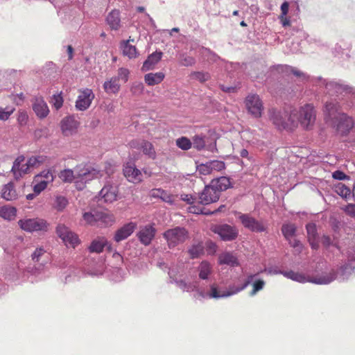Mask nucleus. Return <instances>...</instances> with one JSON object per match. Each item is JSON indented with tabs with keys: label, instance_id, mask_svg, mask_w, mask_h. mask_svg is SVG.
<instances>
[{
	"label": "nucleus",
	"instance_id": "dca6fc26",
	"mask_svg": "<svg viewBox=\"0 0 355 355\" xmlns=\"http://www.w3.org/2000/svg\"><path fill=\"white\" fill-rule=\"evenodd\" d=\"M239 218L244 227L252 232H263L266 230V227L261 222L249 214L240 213Z\"/></svg>",
	"mask_w": 355,
	"mask_h": 355
},
{
	"label": "nucleus",
	"instance_id": "bb28decb",
	"mask_svg": "<svg viewBox=\"0 0 355 355\" xmlns=\"http://www.w3.org/2000/svg\"><path fill=\"white\" fill-rule=\"evenodd\" d=\"M311 278V283L313 284L319 285L329 284L337 279L336 271L331 269L329 271L322 272L321 275Z\"/></svg>",
	"mask_w": 355,
	"mask_h": 355
},
{
	"label": "nucleus",
	"instance_id": "393cba45",
	"mask_svg": "<svg viewBox=\"0 0 355 355\" xmlns=\"http://www.w3.org/2000/svg\"><path fill=\"white\" fill-rule=\"evenodd\" d=\"M155 229L152 225H146L137 234L140 242L144 245H148L155 235Z\"/></svg>",
	"mask_w": 355,
	"mask_h": 355
},
{
	"label": "nucleus",
	"instance_id": "6e6d98bb",
	"mask_svg": "<svg viewBox=\"0 0 355 355\" xmlns=\"http://www.w3.org/2000/svg\"><path fill=\"white\" fill-rule=\"evenodd\" d=\"M212 171H220L225 168V163L220 160L207 162Z\"/></svg>",
	"mask_w": 355,
	"mask_h": 355
},
{
	"label": "nucleus",
	"instance_id": "9d476101",
	"mask_svg": "<svg viewBox=\"0 0 355 355\" xmlns=\"http://www.w3.org/2000/svg\"><path fill=\"white\" fill-rule=\"evenodd\" d=\"M248 112L254 118H259L263 110V105L259 96L256 94H248L245 100Z\"/></svg>",
	"mask_w": 355,
	"mask_h": 355
},
{
	"label": "nucleus",
	"instance_id": "6e6552de",
	"mask_svg": "<svg viewBox=\"0 0 355 355\" xmlns=\"http://www.w3.org/2000/svg\"><path fill=\"white\" fill-rule=\"evenodd\" d=\"M164 237L166 240L170 248L184 243L188 238V232L184 227H175L169 229L164 233Z\"/></svg>",
	"mask_w": 355,
	"mask_h": 355
},
{
	"label": "nucleus",
	"instance_id": "412c9836",
	"mask_svg": "<svg viewBox=\"0 0 355 355\" xmlns=\"http://www.w3.org/2000/svg\"><path fill=\"white\" fill-rule=\"evenodd\" d=\"M123 174L127 180L133 183H137L141 181L142 174L140 170L137 168L133 163H127L123 168Z\"/></svg>",
	"mask_w": 355,
	"mask_h": 355
},
{
	"label": "nucleus",
	"instance_id": "5fc2aeb1",
	"mask_svg": "<svg viewBox=\"0 0 355 355\" xmlns=\"http://www.w3.org/2000/svg\"><path fill=\"white\" fill-rule=\"evenodd\" d=\"M187 210L189 213H192L194 214H205L209 215L207 211H205V208L200 206L196 205L193 204L190 205V206L187 208Z\"/></svg>",
	"mask_w": 355,
	"mask_h": 355
},
{
	"label": "nucleus",
	"instance_id": "f704fd0d",
	"mask_svg": "<svg viewBox=\"0 0 355 355\" xmlns=\"http://www.w3.org/2000/svg\"><path fill=\"white\" fill-rule=\"evenodd\" d=\"M121 87L118 78L114 76L107 80L103 84V88L107 94H116Z\"/></svg>",
	"mask_w": 355,
	"mask_h": 355
},
{
	"label": "nucleus",
	"instance_id": "603ef678",
	"mask_svg": "<svg viewBox=\"0 0 355 355\" xmlns=\"http://www.w3.org/2000/svg\"><path fill=\"white\" fill-rule=\"evenodd\" d=\"M336 189L337 193L343 198H348L351 195L350 189L342 183L338 184Z\"/></svg>",
	"mask_w": 355,
	"mask_h": 355
},
{
	"label": "nucleus",
	"instance_id": "a18cd8bd",
	"mask_svg": "<svg viewBox=\"0 0 355 355\" xmlns=\"http://www.w3.org/2000/svg\"><path fill=\"white\" fill-rule=\"evenodd\" d=\"M332 53L335 57H341L345 55L347 58H350L349 50L347 46H343L341 44L336 43L332 49Z\"/></svg>",
	"mask_w": 355,
	"mask_h": 355
},
{
	"label": "nucleus",
	"instance_id": "8fccbe9b",
	"mask_svg": "<svg viewBox=\"0 0 355 355\" xmlns=\"http://www.w3.org/2000/svg\"><path fill=\"white\" fill-rule=\"evenodd\" d=\"M15 108L13 106L0 107V120L6 121L10 115L15 112Z\"/></svg>",
	"mask_w": 355,
	"mask_h": 355
},
{
	"label": "nucleus",
	"instance_id": "69168bd1",
	"mask_svg": "<svg viewBox=\"0 0 355 355\" xmlns=\"http://www.w3.org/2000/svg\"><path fill=\"white\" fill-rule=\"evenodd\" d=\"M28 114L25 111H19L17 116V121L20 125H24L28 121Z\"/></svg>",
	"mask_w": 355,
	"mask_h": 355
},
{
	"label": "nucleus",
	"instance_id": "13d9d810",
	"mask_svg": "<svg viewBox=\"0 0 355 355\" xmlns=\"http://www.w3.org/2000/svg\"><path fill=\"white\" fill-rule=\"evenodd\" d=\"M196 59L193 57L186 55L184 54L181 55L180 64L184 67H189L195 64Z\"/></svg>",
	"mask_w": 355,
	"mask_h": 355
},
{
	"label": "nucleus",
	"instance_id": "f257e3e1",
	"mask_svg": "<svg viewBox=\"0 0 355 355\" xmlns=\"http://www.w3.org/2000/svg\"><path fill=\"white\" fill-rule=\"evenodd\" d=\"M313 84L322 91L323 114L327 123L347 133L354 125L355 87L342 80L319 77Z\"/></svg>",
	"mask_w": 355,
	"mask_h": 355
},
{
	"label": "nucleus",
	"instance_id": "4be33fe9",
	"mask_svg": "<svg viewBox=\"0 0 355 355\" xmlns=\"http://www.w3.org/2000/svg\"><path fill=\"white\" fill-rule=\"evenodd\" d=\"M118 189L112 184H105L99 192V200H103L105 202L111 203L116 200Z\"/></svg>",
	"mask_w": 355,
	"mask_h": 355
},
{
	"label": "nucleus",
	"instance_id": "79ce46f5",
	"mask_svg": "<svg viewBox=\"0 0 355 355\" xmlns=\"http://www.w3.org/2000/svg\"><path fill=\"white\" fill-rule=\"evenodd\" d=\"M281 230L283 236L287 241L295 236L297 228L294 224L286 223L282 225Z\"/></svg>",
	"mask_w": 355,
	"mask_h": 355
},
{
	"label": "nucleus",
	"instance_id": "ddd939ff",
	"mask_svg": "<svg viewBox=\"0 0 355 355\" xmlns=\"http://www.w3.org/2000/svg\"><path fill=\"white\" fill-rule=\"evenodd\" d=\"M212 230L225 241H233L237 238L239 234V232L235 227L227 224L216 225L213 227Z\"/></svg>",
	"mask_w": 355,
	"mask_h": 355
},
{
	"label": "nucleus",
	"instance_id": "f03ea898",
	"mask_svg": "<svg viewBox=\"0 0 355 355\" xmlns=\"http://www.w3.org/2000/svg\"><path fill=\"white\" fill-rule=\"evenodd\" d=\"M255 276L256 275H248L242 284H230L227 289L220 288L216 283L211 284L209 286V291L205 294H203L202 292H201L200 295L202 297L217 300L231 297L245 290L250 285Z\"/></svg>",
	"mask_w": 355,
	"mask_h": 355
},
{
	"label": "nucleus",
	"instance_id": "39448f33",
	"mask_svg": "<svg viewBox=\"0 0 355 355\" xmlns=\"http://www.w3.org/2000/svg\"><path fill=\"white\" fill-rule=\"evenodd\" d=\"M345 255L347 262L343 264L336 271L337 279L340 281L348 279L355 270V241H353L348 247Z\"/></svg>",
	"mask_w": 355,
	"mask_h": 355
},
{
	"label": "nucleus",
	"instance_id": "c756f323",
	"mask_svg": "<svg viewBox=\"0 0 355 355\" xmlns=\"http://www.w3.org/2000/svg\"><path fill=\"white\" fill-rule=\"evenodd\" d=\"M106 21L112 30L117 31L121 26L120 12L117 10H113L107 15Z\"/></svg>",
	"mask_w": 355,
	"mask_h": 355
},
{
	"label": "nucleus",
	"instance_id": "864d4df0",
	"mask_svg": "<svg viewBox=\"0 0 355 355\" xmlns=\"http://www.w3.org/2000/svg\"><path fill=\"white\" fill-rule=\"evenodd\" d=\"M176 144L180 148L187 150L191 148L192 142L188 138L182 137L176 140Z\"/></svg>",
	"mask_w": 355,
	"mask_h": 355
},
{
	"label": "nucleus",
	"instance_id": "a19ab883",
	"mask_svg": "<svg viewBox=\"0 0 355 355\" xmlns=\"http://www.w3.org/2000/svg\"><path fill=\"white\" fill-rule=\"evenodd\" d=\"M17 214V209L13 207L3 206L0 207V217L5 220H13Z\"/></svg>",
	"mask_w": 355,
	"mask_h": 355
},
{
	"label": "nucleus",
	"instance_id": "4d7b16f0",
	"mask_svg": "<svg viewBox=\"0 0 355 355\" xmlns=\"http://www.w3.org/2000/svg\"><path fill=\"white\" fill-rule=\"evenodd\" d=\"M115 78H118V80H120L125 83L128 80L129 71L125 68H119L118 70V74Z\"/></svg>",
	"mask_w": 355,
	"mask_h": 355
},
{
	"label": "nucleus",
	"instance_id": "0eeeda50",
	"mask_svg": "<svg viewBox=\"0 0 355 355\" xmlns=\"http://www.w3.org/2000/svg\"><path fill=\"white\" fill-rule=\"evenodd\" d=\"M78 168L79 167H77L75 169V172L76 173V175H74V171L71 169H65L61 171L60 173V178L64 182H71L76 177L80 178L82 180L86 181L90 179V177L92 178H98V176H101L100 171L94 168L92 170L87 168L83 171H78Z\"/></svg>",
	"mask_w": 355,
	"mask_h": 355
},
{
	"label": "nucleus",
	"instance_id": "20e7f679",
	"mask_svg": "<svg viewBox=\"0 0 355 355\" xmlns=\"http://www.w3.org/2000/svg\"><path fill=\"white\" fill-rule=\"evenodd\" d=\"M42 162L40 157H32L28 160L24 156H19L15 160L11 171L16 180H19L24 175L29 173L32 168Z\"/></svg>",
	"mask_w": 355,
	"mask_h": 355
},
{
	"label": "nucleus",
	"instance_id": "3c124183",
	"mask_svg": "<svg viewBox=\"0 0 355 355\" xmlns=\"http://www.w3.org/2000/svg\"><path fill=\"white\" fill-rule=\"evenodd\" d=\"M190 76L192 79L197 80L200 83L206 82L210 78V75L209 73L202 71L192 72Z\"/></svg>",
	"mask_w": 355,
	"mask_h": 355
},
{
	"label": "nucleus",
	"instance_id": "09e8293b",
	"mask_svg": "<svg viewBox=\"0 0 355 355\" xmlns=\"http://www.w3.org/2000/svg\"><path fill=\"white\" fill-rule=\"evenodd\" d=\"M205 136L202 135H197L193 137L192 145L197 150H202L205 146Z\"/></svg>",
	"mask_w": 355,
	"mask_h": 355
},
{
	"label": "nucleus",
	"instance_id": "5701e85b",
	"mask_svg": "<svg viewBox=\"0 0 355 355\" xmlns=\"http://www.w3.org/2000/svg\"><path fill=\"white\" fill-rule=\"evenodd\" d=\"M105 248H107L109 251H112V244L105 237L102 236L92 241L89 250L90 252L101 253Z\"/></svg>",
	"mask_w": 355,
	"mask_h": 355
},
{
	"label": "nucleus",
	"instance_id": "7ed1b4c3",
	"mask_svg": "<svg viewBox=\"0 0 355 355\" xmlns=\"http://www.w3.org/2000/svg\"><path fill=\"white\" fill-rule=\"evenodd\" d=\"M316 119V110L313 104L306 103L299 109L290 110V120L293 128L298 124L306 130L311 129Z\"/></svg>",
	"mask_w": 355,
	"mask_h": 355
},
{
	"label": "nucleus",
	"instance_id": "a878e982",
	"mask_svg": "<svg viewBox=\"0 0 355 355\" xmlns=\"http://www.w3.org/2000/svg\"><path fill=\"white\" fill-rule=\"evenodd\" d=\"M169 283L175 284L184 292H191L197 288L196 283L187 282L184 279H178L172 275V271H168Z\"/></svg>",
	"mask_w": 355,
	"mask_h": 355
},
{
	"label": "nucleus",
	"instance_id": "f3484780",
	"mask_svg": "<svg viewBox=\"0 0 355 355\" xmlns=\"http://www.w3.org/2000/svg\"><path fill=\"white\" fill-rule=\"evenodd\" d=\"M18 225L21 230L27 232H37L44 227L43 220L38 218L21 219L18 221Z\"/></svg>",
	"mask_w": 355,
	"mask_h": 355
},
{
	"label": "nucleus",
	"instance_id": "c03bdc74",
	"mask_svg": "<svg viewBox=\"0 0 355 355\" xmlns=\"http://www.w3.org/2000/svg\"><path fill=\"white\" fill-rule=\"evenodd\" d=\"M33 191L37 196L42 191L44 190V178L42 177V173L37 175L33 180Z\"/></svg>",
	"mask_w": 355,
	"mask_h": 355
},
{
	"label": "nucleus",
	"instance_id": "4468645a",
	"mask_svg": "<svg viewBox=\"0 0 355 355\" xmlns=\"http://www.w3.org/2000/svg\"><path fill=\"white\" fill-rule=\"evenodd\" d=\"M56 232L67 247L75 248L80 242L78 236L63 225H58Z\"/></svg>",
	"mask_w": 355,
	"mask_h": 355
},
{
	"label": "nucleus",
	"instance_id": "ea45409f",
	"mask_svg": "<svg viewBox=\"0 0 355 355\" xmlns=\"http://www.w3.org/2000/svg\"><path fill=\"white\" fill-rule=\"evenodd\" d=\"M257 275V274H255ZM256 277L253 279L250 284L252 285V290L249 293L250 296L253 297L255 296L259 291H262L265 286L266 282L262 279H256Z\"/></svg>",
	"mask_w": 355,
	"mask_h": 355
},
{
	"label": "nucleus",
	"instance_id": "423d86ee",
	"mask_svg": "<svg viewBox=\"0 0 355 355\" xmlns=\"http://www.w3.org/2000/svg\"><path fill=\"white\" fill-rule=\"evenodd\" d=\"M83 218L87 224L97 226L110 225L114 221L112 215L96 209L85 212Z\"/></svg>",
	"mask_w": 355,
	"mask_h": 355
},
{
	"label": "nucleus",
	"instance_id": "e2e57ef3",
	"mask_svg": "<svg viewBox=\"0 0 355 355\" xmlns=\"http://www.w3.org/2000/svg\"><path fill=\"white\" fill-rule=\"evenodd\" d=\"M198 170L200 174L204 175H207L213 172L207 162L205 164H201L200 165H199L198 166Z\"/></svg>",
	"mask_w": 355,
	"mask_h": 355
},
{
	"label": "nucleus",
	"instance_id": "a211bd4d",
	"mask_svg": "<svg viewBox=\"0 0 355 355\" xmlns=\"http://www.w3.org/2000/svg\"><path fill=\"white\" fill-rule=\"evenodd\" d=\"M129 145L132 148L141 150L143 153L150 158L154 159L155 157V149L153 144L149 141L134 139L129 143Z\"/></svg>",
	"mask_w": 355,
	"mask_h": 355
},
{
	"label": "nucleus",
	"instance_id": "f8f14e48",
	"mask_svg": "<svg viewBox=\"0 0 355 355\" xmlns=\"http://www.w3.org/2000/svg\"><path fill=\"white\" fill-rule=\"evenodd\" d=\"M79 92L75 107L79 111H85L90 107L95 95L93 91L89 88L80 89Z\"/></svg>",
	"mask_w": 355,
	"mask_h": 355
},
{
	"label": "nucleus",
	"instance_id": "aec40b11",
	"mask_svg": "<svg viewBox=\"0 0 355 355\" xmlns=\"http://www.w3.org/2000/svg\"><path fill=\"white\" fill-rule=\"evenodd\" d=\"M136 226V224L132 222L123 225L115 232L113 240L116 243L125 240L134 232Z\"/></svg>",
	"mask_w": 355,
	"mask_h": 355
},
{
	"label": "nucleus",
	"instance_id": "37998d69",
	"mask_svg": "<svg viewBox=\"0 0 355 355\" xmlns=\"http://www.w3.org/2000/svg\"><path fill=\"white\" fill-rule=\"evenodd\" d=\"M188 252L191 259L198 258L204 253V246L202 243L193 244L188 250Z\"/></svg>",
	"mask_w": 355,
	"mask_h": 355
},
{
	"label": "nucleus",
	"instance_id": "49530a36",
	"mask_svg": "<svg viewBox=\"0 0 355 355\" xmlns=\"http://www.w3.org/2000/svg\"><path fill=\"white\" fill-rule=\"evenodd\" d=\"M292 34L296 35V36L300 38V40H305L309 43H311L313 41H315V39L310 37V35L306 33L304 31H303L302 28L299 27H293L292 28Z\"/></svg>",
	"mask_w": 355,
	"mask_h": 355
},
{
	"label": "nucleus",
	"instance_id": "774afa93",
	"mask_svg": "<svg viewBox=\"0 0 355 355\" xmlns=\"http://www.w3.org/2000/svg\"><path fill=\"white\" fill-rule=\"evenodd\" d=\"M344 211L345 213L352 217H355V205L349 204L345 208Z\"/></svg>",
	"mask_w": 355,
	"mask_h": 355
},
{
	"label": "nucleus",
	"instance_id": "7c9ffc66",
	"mask_svg": "<svg viewBox=\"0 0 355 355\" xmlns=\"http://www.w3.org/2000/svg\"><path fill=\"white\" fill-rule=\"evenodd\" d=\"M197 271L200 279L208 280L213 272V268L210 263L203 261L198 266Z\"/></svg>",
	"mask_w": 355,
	"mask_h": 355
},
{
	"label": "nucleus",
	"instance_id": "e433bc0d",
	"mask_svg": "<svg viewBox=\"0 0 355 355\" xmlns=\"http://www.w3.org/2000/svg\"><path fill=\"white\" fill-rule=\"evenodd\" d=\"M165 75L162 72L149 73L144 76V80L149 86H153L160 83L164 78Z\"/></svg>",
	"mask_w": 355,
	"mask_h": 355
},
{
	"label": "nucleus",
	"instance_id": "58836bf2",
	"mask_svg": "<svg viewBox=\"0 0 355 355\" xmlns=\"http://www.w3.org/2000/svg\"><path fill=\"white\" fill-rule=\"evenodd\" d=\"M151 196L153 198H159L162 199V201L166 202L170 205L173 204L172 196L162 189H153L151 191Z\"/></svg>",
	"mask_w": 355,
	"mask_h": 355
},
{
	"label": "nucleus",
	"instance_id": "b1692460",
	"mask_svg": "<svg viewBox=\"0 0 355 355\" xmlns=\"http://www.w3.org/2000/svg\"><path fill=\"white\" fill-rule=\"evenodd\" d=\"M308 241L313 250H318L319 248V239L316 225L314 223H309L306 225Z\"/></svg>",
	"mask_w": 355,
	"mask_h": 355
},
{
	"label": "nucleus",
	"instance_id": "72a5a7b5",
	"mask_svg": "<svg viewBox=\"0 0 355 355\" xmlns=\"http://www.w3.org/2000/svg\"><path fill=\"white\" fill-rule=\"evenodd\" d=\"M211 184L220 193L227 190L231 184L230 179L225 176L213 180Z\"/></svg>",
	"mask_w": 355,
	"mask_h": 355
},
{
	"label": "nucleus",
	"instance_id": "de8ad7c7",
	"mask_svg": "<svg viewBox=\"0 0 355 355\" xmlns=\"http://www.w3.org/2000/svg\"><path fill=\"white\" fill-rule=\"evenodd\" d=\"M68 205V200L62 196H57L55 197L53 207L58 211H62Z\"/></svg>",
	"mask_w": 355,
	"mask_h": 355
},
{
	"label": "nucleus",
	"instance_id": "2f4dec72",
	"mask_svg": "<svg viewBox=\"0 0 355 355\" xmlns=\"http://www.w3.org/2000/svg\"><path fill=\"white\" fill-rule=\"evenodd\" d=\"M284 276L293 281L298 283L304 284L306 282H311L312 278L305 275L304 273L295 272L293 270H288L284 272Z\"/></svg>",
	"mask_w": 355,
	"mask_h": 355
},
{
	"label": "nucleus",
	"instance_id": "473e14b6",
	"mask_svg": "<svg viewBox=\"0 0 355 355\" xmlns=\"http://www.w3.org/2000/svg\"><path fill=\"white\" fill-rule=\"evenodd\" d=\"M33 110L40 119L44 118V100L43 96H36L33 100Z\"/></svg>",
	"mask_w": 355,
	"mask_h": 355
},
{
	"label": "nucleus",
	"instance_id": "bf43d9fd",
	"mask_svg": "<svg viewBox=\"0 0 355 355\" xmlns=\"http://www.w3.org/2000/svg\"><path fill=\"white\" fill-rule=\"evenodd\" d=\"M48 71L49 76H53V78L58 75V70L56 65L52 62H46V71Z\"/></svg>",
	"mask_w": 355,
	"mask_h": 355
},
{
	"label": "nucleus",
	"instance_id": "cd10ccee",
	"mask_svg": "<svg viewBox=\"0 0 355 355\" xmlns=\"http://www.w3.org/2000/svg\"><path fill=\"white\" fill-rule=\"evenodd\" d=\"M162 57V52L155 51L149 55L147 59L144 62L141 70L147 71L154 69L155 66L159 62Z\"/></svg>",
	"mask_w": 355,
	"mask_h": 355
},
{
	"label": "nucleus",
	"instance_id": "0e129e2a",
	"mask_svg": "<svg viewBox=\"0 0 355 355\" xmlns=\"http://www.w3.org/2000/svg\"><path fill=\"white\" fill-rule=\"evenodd\" d=\"M52 103L56 110H59L63 104V98L60 95H53Z\"/></svg>",
	"mask_w": 355,
	"mask_h": 355
},
{
	"label": "nucleus",
	"instance_id": "680f3d73",
	"mask_svg": "<svg viewBox=\"0 0 355 355\" xmlns=\"http://www.w3.org/2000/svg\"><path fill=\"white\" fill-rule=\"evenodd\" d=\"M265 272H266L268 275H284V272L286 271L281 270L279 269L277 266H270L268 268H266L263 270Z\"/></svg>",
	"mask_w": 355,
	"mask_h": 355
},
{
	"label": "nucleus",
	"instance_id": "1a4fd4ad",
	"mask_svg": "<svg viewBox=\"0 0 355 355\" xmlns=\"http://www.w3.org/2000/svg\"><path fill=\"white\" fill-rule=\"evenodd\" d=\"M270 119L279 130L292 129L290 112L272 109L269 111Z\"/></svg>",
	"mask_w": 355,
	"mask_h": 355
},
{
	"label": "nucleus",
	"instance_id": "2eb2a0df",
	"mask_svg": "<svg viewBox=\"0 0 355 355\" xmlns=\"http://www.w3.org/2000/svg\"><path fill=\"white\" fill-rule=\"evenodd\" d=\"M220 193L210 183L205 187L204 189L199 193L200 203L202 205H209L217 202L220 198Z\"/></svg>",
	"mask_w": 355,
	"mask_h": 355
},
{
	"label": "nucleus",
	"instance_id": "c85d7f7f",
	"mask_svg": "<svg viewBox=\"0 0 355 355\" xmlns=\"http://www.w3.org/2000/svg\"><path fill=\"white\" fill-rule=\"evenodd\" d=\"M218 263L220 265H227L230 267H236L239 265L237 257L231 252H224L219 255Z\"/></svg>",
	"mask_w": 355,
	"mask_h": 355
},
{
	"label": "nucleus",
	"instance_id": "4c0bfd02",
	"mask_svg": "<svg viewBox=\"0 0 355 355\" xmlns=\"http://www.w3.org/2000/svg\"><path fill=\"white\" fill-rule=\"evenodd\" d=\"M133 42L134 40H128L126 41H123L121 44V47L123 51V54L125 56H128L129 58L132 59L137 56V49L135 46H132L130 44V42Z\"/></svg>",
	"mask_w": 355,
	"mask_h": 355
},
{
	"label": "nucleus",
	"instance_id": "338daca9",
	"mask_svg": "<svg viewBox=\"0 0 355 355\" xmlns=\"http://www.w3.org/2000/svg\"><path fill=\"white\" fill-rule=\"evenodd\" d=\"M321 243L323 245V246L325 247L326 248H329L331 246H335L338 248L336 245L334 243L331 237L327 235H324L322 237Z\"/></svg>",
	"mask_w": 355,
	"mask_h": 355
},
{
	"label": "nucleus",
	"instance_id": "052dcab7",
	"mask_svg": "<svg viewBox=\"0 0 355 355\" xmlns=\"http://www.w3.org/2000/svg\"><path fill=\"white\" fill-rule=\"evenodd\" d=\"M112 276L110 277V279L114 282H120L123 279V271L119 268H114L112 269Z\"/></svg>",
	"mask_w": 355,
	"mask_h": 355
},
{
	"label": "nucleus",
	"instance_id": "c9c22d12",
	"mask_svg": "<svg viewBox=\"0 0 355 355\" xmlns=\"http://www.w3.org/2000/svg\"><path fill=\"white\" fill-rule=\"evenodd\" d=\"M1 196L6 200L17 199V193L12 183L10 182L3 186L1 190Z\"/></svg>",
	"mask_w": 355,
	"mask_h": 355
},
{
	"label": "nucleus",
	"instance_id": "9b49d317",
	"mask_svg": "<svg viewBox=\"0 0 355 355\" xmlns=\"http://www.w3.org/2000/svg\"><path fill=\"white\" fill-rule=\"evenodd\" d=\"M276 69L278 72L282 73L285 75L293 74L301 82L309 81L313 86L317 87L320 92L322 93V91L320 89L315 85L313 84V80L317 78V77L310 78L309 76H308L303 71H300V69L286 64L277 65L276 67ZM320 76H318V78Z\"/></svg>",
	"mask_w": 355,
	"mask_h": 355
},
{
	"label": "nucleus",
	"instance_id": "6ab92c4d",
	"mask_svg": "<svg viewBox=\"0 0 355 355\" xmlns=\"http://www.w3.org/2000/svg\"><path fill=\"white\" fill-rule=\"evenodd\" d=\"M79 122L73 115L65 116L61 121V129L65 136H70L76 132Z\"/></svg>",
	"mask_w": 355,
	"mask_h": 355
}]
</instances>
